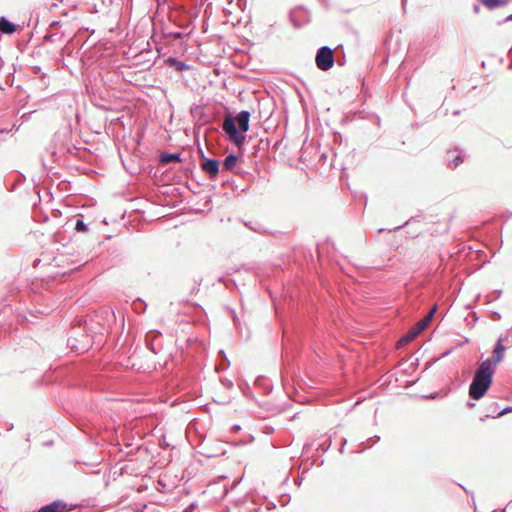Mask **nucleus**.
Returning <instances> with one entry per match:
<instances>
[{
	"label": "nucleus",
	"mask_w": 512,
	"mask_h": 512,
	"mask_svg": "<svg viewBox=\"0 0 512 512\" xmlns=\"http://www.w3.org/2000/svg\"><path fill=\"white\" fill-rule=\"evenodd\" d=\"M313 445H314V443H313V442H311V443L306 442V443L304 444V446H303L302 454H303V455H307V454L311 451V449H312Z\"/></svg>",
	"instance_id": "obj_35"
},
{
	"label": "nucleus",
	"mask_w": 512,
	"mask_h": 512,
	"mask_svg": "<svg viewBox=\"0 0 512 512\" xmlns=\"http://www.w3.org/2000/svg\"><path fill=\"white\" fill-rule=\"evenodd\" d=\"M58 8V3L56 2H52L50 7H49V10L53 13H56V9Z\"/></svg>",
	"instance_id": "obj_47"
},
{
	"label": "nucleus",
	"mask_w": 512,
	"mask_h": 512,
	"mask_svg": "<svg viewBox=\"0 0 512 512\" xmlns=\"http://www.w3.org/2000/svg\"><path fill=\"white\" fill-rule=\"evenodd\" d=\"M469 342H470L469 338H464V340H462V342L459 345L462 346L464 344H468Z\"/></svg>",
	"instance_id": "obj_60"
},
{
	"label": "nucleus",
	"mask_w": 512,
	"mask_h": 512,
	"mask_svg": "<svg viewBox=\"0 0 512 512\" xmlns=\"http://www.w3.org/2000/svg\"><path fill=\"white\" fill-rule=\"evenodd\" d=\"M276 508V505L274 502H270L269 505H268V509L269 510H272V509H275Z\"/></svg>",
	"instance_id": "obj_59"
},
{
	"label": "nucleus",
	"mask_w": 512,
	"mask_h": 512,
	"mask_svg": "<svg viewBox=\"0 0 512 512\" xmlns=\"http://www.w3.org/2000/svg\"><path fill=\"white\" fill-rule=\"evenodd\" d=\"M162 333L157 329H152L145 334V346L154 354H157L163 347Z\"/></svg>",
	"instance_id": "obj_9"
},
{
	"label": "nucleus",
	"mask_w": 512,
	"mask_h": 512,
	"mask_svg": "<svg viewBox=\"0 0 512 512\" xmlns=\"http://www.w3.org/2000/svg\"><path fill=\"white\" fill-rule=\"evenodd\" d=\"M336 436V432H333V433H327V438L325 441H323L322 443H320L318 446H317V451L321 452L322 454L326 453L331 445H332V440L333 438Z\"/></svg>",
	"instance_id": "obj_22"
},
{
	"label": "nucleus",
	"mask_w": 512,
	"mask_h": 512,
	"mask_svg": "<svg viewBox=\"0 0 512 512\" xmlns=\"http://www.w3.org/2000/svg\"><path fill=\"white\" fill-rule=\"evenodd\" d=\"M23 30V26L12 22L8 17L0 16V35H12Z\"/></svg>",
	"instance_id": "obj_12"
},
{
	"label": "nucleus",
	"mask_w": 512,
	"mask_h": 512,
	"mask_svg": "<svg viewBox=\"0 0 512 512\" xmlns=\"http://www.w3.org/2000/svg\"><path fill=\"white\" fill-rule=\"evenodd\" d=\"M507 22H512V13L510 15H508L507 17H505L503 20H500L497 22V25H502L504 23H507Z\"/></svg>",
	"instance_id": "obj_42"
},
{
	"label": "nucleus",
	"mask_w": 512,
	"mask_h": 512,
	"mask_svg": "<svg viewBox=\"0 0 512 512\" xmlns=\"http://www.w3.org/2000/svg\"><path fill=\"white\" fill-rule=\"evenodd\" d=\"M197 508V503L196 502H192L190 503L185 509L183 512H194Z\"/></svg>",
	"instance_id": "obj_38"
},
{
	"label": "nucleus",
	"mask_w": 512,
	"mask_h": 512,
	"mask_svg": "<svg viewBox=\"0 0 512 512\" xmlns=\"http://www.w3.org/2000/svg\"><path fill=\"white\" fill-rule=\"evenodd\" d=\"M346 444H347V439L345 437H342L340 445L346 446Z\"/></svg>",
	"instance_id": "obj_61"
},
{
	"label": "nucleus",
	"mask_w": 512,
	"mask_h": 512,
	"mask_svg": "<svg viewBox=\"0 0 512 512\" xmlns=\"http://www.w3.org/2000/svg\"><path fill=\"white\" fill-rule=\"evenodd\" d=\"M234 184H235V181L233 179H227V180L223 181V183H222L223 186H226V185L234 186Z\"/></svg>",
	"instance_id": "obj_49"
},
{
	"label": "nucleus",
	"mask_w": 512,
	"mask_h": 512,
	"mask_svg": "<svg viewBox=\"0 0 512 512\" xmlns=\"http://www.w3.org/2000/svg\"><path fill=\"white\" fill-rule=\"evenodd\" d=\"M83 30H85V32L90 33V34H93V33L95 32V30H94V29L89 30V28H88V27L83 28Z\"/></svg>",
	"instance_id": "obj_62"
},
{
	"label": "nucleus",
	"mask_w": 512,
	"mask_h": 512,
	"mask_svg": "<svg viewBox=\"0 0 512 512\" xmlns=\"http://www.w3.org/2000/svg\"><path fill=\"white\" fill-rule=\"evenodd\" d=\"M169 21L181 30L188 31L185 26L192 22L195 26V20L199 16V6L197 0H192L191 3H173L168 6Z\"/></svg>",
	"instance_id": "obj_3"
},
{
	"label": "nucleus",
	"mask_w": 512,
	"mask_h": 512,
	"mask_svg": "<svg viewBox=\"0 0 512 512\" xmlns=\"http://www.w3.org/2000/svg\"><path fill=\"white\" fill-rule=\"evenodd\" d=\"M419 216H412L410 217L404 224L402 225H399L397 227H394L393 229H385V228H380L377 230V233L380 234V233H383V232H387L388 235H392L393 232H397L401 229H403L404 227L414 223V222H419Z\"/></svg>",
	"instance_id": "obj_19"
},
{
	"label": "nucleus",
	"mask_w": 512,
	"mask_h": 512,
	"mask_svg": "<svg viewBox=\"0 0 512 512\" xmlns=\"http://www.w3.org/2000/svg\"><path fill=\"white\" fill-rule=\"evenodd\" d=\"M227 279H228V278H227L226 276H220V277H218L217 281H218L219 283H222V284H224V285H225V283L227 282Z\"/></svg>",
	"instance_id": "obj_51"
},
{
	"label": "nucleus",
	"mask_w": 512,
	"mask_h": 512,
	"mask_svg": "<svg viewBox=\"0 0 512 512\" xmlns=\"http://www.w3.org/2000/svg\"><path fill=\"white\" fill-rule=\"evenodd\" d=\"M251 113L248 110H241L237 114V121L239 128L236 126L235 119L232 116H227L222 124L223 136L237 146H242L246 142L247 135L250 128Z\"/></svg>",
	"instance_id": "obj_2"
},
{
	"label": "nucleus",
	"mask_w": 512,
	"mask_h": 512,
	"mask_svg": "<svg viewBox=\"0 0 512 512\" xmlns=\"http://www.w3.org/2000/svg\"><path fill=\"white\" fill-rule=\"evenodd\" d=\"M241 156L237 155L235 152H231L226 155L224 159V166L227 170L234 169L239 161L241 160Z\"/></svg>",
	"instance_id": "obj_20"
},
{
	"label": "nucleus",
	"mask_w": 512,
	"mask_h": 512,
	"mask_svg": "<svg viewBox=\"0 0 512 512\" xmlns=\"http://www.w3.org/2000/svg\"><path fill=\"white\" fill-rule=\"evenodd\" d=\"M291 500V497L289 494H282L280 497V503L282 506L287 505Z\"/></svg>",
	"instance_id": "obj_36"
},
{
	"label": "nucleus",
	"mask_w": 512,
	"mask_h": 512,
	"mask_svg": "<svg viewBox=\"0 0 512 512\" xmlns=\"http://www.w3.org/2000/svg\"><path fill=\"white\" fill-rule=\"evenodd\" d=\"M13 82H14V73H9L6 77V83L10 86L13 85Z\"/></svg>",
	"instance_id": "obj_41"
},
{
	"label": "nucleus",
	"mask_w": 512,
	"mask_h": 512,
	"mask_svg": "<svg viewBox=\"0 0 512 512\" xmlns=\"http://www.w3.org/2000/svg\"><path fill=\"white\" fill-rule=\"evenodd\" d=\"M182 166H181V169L184 173V175L186 177H191L194 173V169H195V161L194 160H190L189 162H186V160L184 159V162L183 163H180Z\"/></svg>",
	"instance_id": "obj_23"
},
{
	"label": "nucleus",
	"mask_w": 512,
	"mask_h": 512,
	"mask_svg": "<svg viewBox=\"0 0 512 512\" xmlns=\"http://www.w3.org/2000/svg\"><path fill=\"white\" fill-rule=\"evenodd\" d=\"M498 363L493 360L491 357L487 358L480 362L478 374L487 377L489 379H494V374L497 370Z\"/></svg>",
	"instance_id": "obj_13"
},
{
	"label": "nucleus",
	"mask_w": 512,
	"mask_h": 512,
	"mask_svg": "<svg viewBox=\"0 0 512 512\" xmlns=\"http://www.w3.org/2000/svg\"><path fill=\"white\" fill-rule=\"evenodd\" d=\"M302 481H303V477L301 475H298L297 478L295 479V485L297 487H300V485L302 484Z\"/></svg>",
	"instance_id": "obj_48"
},
{
	"label": "nucleus",
	"mask_w": 512,
	"mask_h": 512,
	"mask_svg": "<svg viewBox=\"0 0 512 512\" xmlns=\"http://www.w3.org/2000/svg\"><path fill=\"white\" fill-rule=\"evenodd\" d=\"M229 312H230L231 318L233 320L234 326L238 327L240 325V319H239L236 311L232 308H229Z\"/></svg>",
	"instance_id": "obj_32"
},
{
	"label": "nucleus",
	"mask_w": 512,
	"mask_h": 512,
	"mask_svg": "<svg viewBox=\"0 0 512 512\" xmlns=\"http://www.w3.org/2000/svg\"><path fill=\"white\" fill-rule=\"evenodd\" d=\"M75 506L76 505H71V507H69L68 503L63 499H55L45 504L48 512H71L72 508Z\"/></svg>",
	"instance_id": "obj_16"
},
{
	"label": "nucleus",
	"mask_w": 512,
	"mask_h": 512,
	"mask_svg": "<svg viewBox=\"0 0 512 512\" xmlns=\"http://www.w3.org/2000/svg\"><path fill=\"white\" fill-rule=\"evenodd\" d=\"M512 412V405H507L505 406L504 408H502L501 410H499L497 413H496V416L494 415H491V414H486L484 415L481 420L482 421H485V419L489 418V417H501V416H505L509 413Z\"/></svg>",
	"instance_id": "obj_27"
},
{
	"label": "nucleus",
	"mask_w": 512,
	"mask_h": 512,
	"mask_svg": "<svg viewBox=\"0 0 512 512\" xmlns=\"http://www.w3.org/2000/svg\"><path fill=\"white\" fill-rule=\"evenodd\" d=\"M83 216H81V218H77L76 221H75V224H74V229L77 231V232H81V233H86L88 232L89 230V227H88V224H86L84 221H83Z\"/></svg>",
	"instance_id": "obj_28"
},
{
	"label": "nucleus",
	"mask_w": 512,
	"mask_h": 512,
	"mask_svg": "<svg viewBox=\"0 0 512 512\" xmlns=\"http://www.w3.org/2000/svg\"><path fill=\"white\" fill-rule=\"evenodd\" d=\"M65 33L61 30V21L60 20H53L49 28L47 30V33L44 36L45 42L50 43H56L63 39Z\"/></svg>",
	"instance_id": "obj_10"
},
{
	"label": "nucleus",
	"mask_w": 512,
	"mask_h": 512,
	"mask_svg": "<svg viewBox=\"0 0 512 512\" xmlns=\"http://www.w3.org/2000/svg\"><path fill=\"white\" fill-rule=\"evenodd\" d=\"M504 340H507V337H503L502 335L499 336L493 346V354L491 358L498 364H500L505 357L506 347L503 344Z\"/></svg>",
	"instance_id": "obj_14"
},
{
	"label": "nucleus",
	"mask_w": 512,
	"mask_h": 512,
	"mask_svg": "<svg viewBox=\"0 0 512 512\" xmlns=\"http://www.w3.org/2000/svg\"><path fill=\"white\" fill-rule=\"evenodd\" d=\"M491 318L494 321H499L501 319V314L499 312H497V311H492L491 312Z\"/></svg>",
	"instance_id": "obj_43"
},
{
	"label": "nucleus",
	"mask_w": 512,
	"mask_h": 512,
	"mask_svg": "<svg viewBox=\"0 0 512 512\" xmlns=\"http://www.w3.org/2000/svg\"><path fill=\"white\" fill-rule=\"evenodd\" d=\"M273 386L270 383H264L263 390L265 394H269L272 392Z\"/></svg>",
	"instance_id": "obj_40"
},
{
	"label": "nucleus",
	"mask_w": 512,
	"mask_h": 512,
	"mask_svg": "<svg viewBox=\"0 0 512 512\" xmlns=\"http://www.w3.org/2000/svg\"><path fill=\"white\" fill-rule=\"evenodd\" d=\"M225 287L230 291L238 289L236 281L234 279H230V278L227 279V282L225 283Z\"/></svg>",
	"instance_id": "obj_33"
},
{
	"label": "nucleus",
	"mask_w": 512,
	"mask_h": 512,
	"mask_svg": "<svg viewBox=\"0 0 512 512\" xmlns=\"http://www.w3.org/2000/svg\"><path fill=\"white\" fill-rule=\"evenodd\" d=\"M250 512H261V508L260 507L255 508L253 510H250Z\"/></svg>",
	"instance_id": "obj_64"
},
{
	"label": "nucleus",
	"mask_w": 512,
	"mask_h": 512,
	"mask_svg": "<svg viewBox=\"0 0 512 512\" xmlns=\"http://www.w3.org/2000/svg\"><path fill=\"white\" fill-rule=\"evenodd\" d=\"M155 2L157 4L158 10H163L166 6L167 7L169 6V5H167L168 0H155Z\"/></svg>",
	"instance_id": "obj_37"
},
{
	"label": "nucleus",
	"mask_w": 512,
	"mask_h": 512,
	"mask_svg": "<svg viewBox=\"0 0 512 512\" xmlns=\"http://www.w3.org/2000/svg\"><path fill=\"white\" fill-rule=\"evenodd\" d=\"M285 338H287L288 341H291L293 345H296L293 341L292 338H290L289 336H287L286 333H284L283 335V341H285ZM282 357H288V350H287V346L284 342H282Z\"/></svg>",
	"instance_id": "obj_31"
},
{
	"label": "nucleus",
	"mask_w": 512,
	"mask_h": 512,
	"mask_svg": "<svg viewBox=\"0 0 512 512\" xmlns=\"http://www.w3.org/2000/svg\"><path fill=\"white\" fill-rule=\"evenodd\" d=\"M466 406L469 408V409H472L476 406L475 402H472V401H468L466 403Z\"/></svg>",
	"instance_id": "obj_55"
},
{
	"label": "nucleus",
	"mask_w": 512,
	"mask_h": 512,
	"mask_svg": "<svg viewBox=\"0 0 512 512\" xmlns=\"http://www.w3.org/2000/svg\"><path fill=\"white\" fill-rule=\"evenodd\" d=\"M32 71H33V74L35 75H40V82H41V85L43 87H47L49 82H48V77H47V74L46 73H42L41 71V67L40 66H34L32 68Z\"/></svg>",
	"instance_id": "obj_24"
},
{
	"label": "nucleus",
	"mask_w": 512,
	"mask_h": 512,
	"mask_svg": "<svg viewBox=\"0 0 512 512\" xmlns=\"http://www.w3.org/2000/svg\"><path fill=\"white\" fill-rule=\"evenodd\" d=\"M201 153V169L208 176L210 180H217L220 174V163L215 158H210L204 155V152L200 149Z\"/></svg>",
	"instance_id": "obj_8"
},
{
	"label": "nucleus",
	"mask_w": 512,
	"mask_h": 512,
	"mask_svg": "<svg viewBox=\"0 0 512 512\" xmlns=\"http://www.w3.org/2000/svg\"><path fill=\"white\" fill-rule=\"evenodd\" d=\"M246 226L253 231L260 232L257 228L254 227V225L246 224Z\"/></svg>",
	"instance_id": "obj_57"
},
{
	"label": "nucleus",
	"mask_w": 512,
	"mask_h": 512,
	"mask_svg": "<svg viewBox=\"0 0 512 512\" xmlns=\"http://www.w3.org/2000/svg\"><path fill=\"white\" fill-rule=\"evenodd\" d=\"M238 387L245 397H247V398L252 397V389H251L250 385L248 384V382L241 380L238 382Z\"/></svg>",
	"instance_id": "obj_26"
},
{
	"label": "nucleus",
	"mask_w": 512,
	"mask_h": 512,
	"mask_svg": "<svg viewBox=\"0 0 512 512\" xmlns=\"http://www.w3.org/2000/svg\"><path fill=\"white\" fill-rule=\"evenodd\" d=\"M33 512H48V511H47V508L45 507V504H44V505H42L41 507H39L38 509H36Z\"/></svg>",
	"instance_id": "obj_52"
},
{
	"label": "nucleus",
	"mask_w": 512,
	"mask_h": 512,
	"mask_svg": "<svg viewBox=\"0 0 512 512\" xmlns=\"http://www.w3.org/2000/svg\"><path fill=\"white\" fill-rule=\"evenodd\" d=\"M165 63L168 67L173 68L178 72L187 71L191 68V65L175 56H169L166 58Z\"/></svg>",
	"instance_id": "obj_17"
},
{
	"label": "nucleus",
	"mask_w": 512,
	"mask_h": 512,
	"mask_svg": "<svg viewBox=\"0 0 512 512\" xmlns=\"http://www.w3.org/2000/svg\"><path fill=\"white\" fill-rule=\"evenodd\" d=\"M450 390L445 391L443 394L440 391L432 392L430 394L422 395L423 399H438L443 396H447Z\"/></svg>",
	"instance_id": "obj_29"
},
{
	"label": "nucleus",
	"mask_w": 512,
	"mask_h": 512,
	"mask_svg": "<svg viewBox=\"0 0 512 512\" xmlns=\"http://www.w3.org/2000/svg\"><path fill=\"white\" fill-rule=\"evenodd\" d=\"M222 384L227 389H232L233 386H234L233 382L231 380L227 379V378L222 379Z\"/></svg>",
	"instance_id": "obj_39"
},
{
	"label": "nucleus",
	"mask_w": 512,
	"mask_h": 512,
	"mask_svg": "<svg viewBox=\"0 0 512 512\" xmlns=\"http://www.w3.org/2000/svg\"><path fill=\"white\" fill-rule=\"evenodd\" d=\"M503 293L502 289H496L492 293L486 295L487 302H493L501 297Z\"/></svg>",
	"instance_id": "obj_30"
},
{
	"label": "nucleus",
	"mask_w": 512,
	"mask_h": 512,
	"mask_svg": "<svg viewBox=\"0 0 512 512\" xmlns=\"http://www.w3.org/2000/svg\"><path fill=\"white\" fill-rule=\"evenodd\" d=\"M379 441H380V436H378V435H374L373 437L368 438L364 443L361 444L364 447L359 450V453L364 452V450H366L368 448H372Z\"/></svg>",
	"instance_id": "obj_25"
},
{
	"label": "nucleus",
	"mask_w": 512,
	"mask_h": 512,
	"mask_svg": "<svg viewBox=\"0 0 512 512\" xmlns=\"http://www.w3.org/2000/svg\"><path fill=\"white\" fill-rule=\"evenodd\" d=\"M337 63L338 66H344L345 63H346V58H345V55L342 57V58H338L336 59L335 61Z\"/></svg>",
	"instance_id": "obj_46"
},
{
	"label": "nucleus",
	"mask_w": 512,
	"mask_h": 512,
	"mask_svg": "<svg viewBox=\"0 0 512 512\" xmlns=\"http://www.w3.org/2000/svg\"><path fill=\"white\" fill-rule=\"evenodd\" d=\"M288 18L295 29H301L310 23L311 14L306 7L299 5L289 11Z\"/></svg>",
	"instance_id": "obj_6"
},
{
	"label": "nucleus",
	"mask_w": 512,
	"mask_h": 512,
	"mask_svg": "<svg viewBox=\"0 0 512 512\" xmlns=\"http://www.w3.org/2000/svg\"><path fill=\"white\" fill-rule=\"evenodd\" d=\"M465 154L459 150H448L446 153L445 161L449 169H455L464 162Z\"/></svg>",
	"instance_id": "obj_11"
},
{
	"label": "nucleus",
	"mask_w": 512,
	"mask_h": 512,
	"mask_svg": "<svg viewBox=\"0 0 512 512\" xmlns=\"http://www.w3.org/2000/svg\"><path fill=\"white\" fill-rule=\"evenodd\" d=\"M480 3L488 10H495L501 7H505L509 4L510 0H479Z\"/></svg>",
	"instance_id": "obj_18"
},
{
	"label": "nucleus",
	"mask_w": 512,
	"mask_h": 512,
	"mask_svg": "<svg viewBox=\"0 0 512 512\" xmlns=\"http://www.w3.org/2000/svg\"><path fill=\"white\" fill-rule=\"evenodd\" d=\"M131 348H132V344L128 346V345H126V343L124 342V343H122V344L119 346V348H118L117 352H121L122 354H128V353L130 352Z\"/></svg>",
	"instance_id": "obj_34"
},
{
	"label": "nucleus",
	"mask_w": 512,
	"mask_h": 512,
	"mask_svg": "<svg viewBox=\"0 0 512 512\" xmlns=\"http://www.w3.org/2000/svg\"><path fill=\"white\" fill-rule=\"evenodd\" d=\"M229 366H230V361L227 358L224 350L223 349L219 350V352H218V363H217V370H218V372L219 371H224V370L228 369Z\"/></svg>",
	"instance_id": "obj_21"
},
{
	"label": "nucleus",
	"mask_w": 512,
	"mask_h": 512,
	"mask_svg": "<svg viewBox=\"0 0 512 512\" xmlns=\"http://www.w3.org/2000/svg\"><path fill=\"white\" fill-rule=\"evenodd\" d=\"M53 444H54L53 440H49V441L44 442V446H47V447H50Z\"/></svg>",
	"instance_id": "obj_58"
},
{
	"label": "nucleus",
	"mask_w": 512,
	"mask_h": 512,
	"mask_svg": "<svg viewBox=\"0 0 512 512\" xmlns=\"http://www.w3.org/2000/svg\"><path fill=\"white\" fill-rule=\"evenodd\" d=\"M171 162L183 163L184 158H182V153L166 151L159 155V158H158L159 166H165Z\"/></svg>",
	"instance_id": "obj_15"
},
{
	"label": "nucleus",
	"mask_w": 512,
	"mask_h": 512,
	"mask_svg": "<svg viewBox=\"0 0 512 512\" xmlns=\"http://www.w3.org/2000/svg\"><path fill=\"white\" fill-rule=\"evenodd\" d=\"M185 27L188 28V31L181 30V31L166 32L165 22L163 20H161V22L159 24V31L161 32V35L164 38H171L173 40H185V39H189L191 37V35L194 33L195 26H192V22L190 21V23L187 24ZM153 29H154L155 33L158 31V27L156 25L153 26Z\"/></svg>",
	"instance_id": "obj_7"
},
{
	"label": "nucleus",
	"mask_w": 512,
	"mask_h": 512,
	"mask_svg": "<svg viewBox=\"0 0 512 512\" xmlns=\"http://www.w3.org/2000/svg\"><path fill=\"white\" fill-rule=\"evenodd\" d=\"M231 432L236 434L241 430V426L239 424H234L231 426Z\"/></svg>",
	"instance_id": "obj_45"
},
{
	"label": "nucleus",
	"mask_w": 512,
	"mask_h": 512,
	"mask_svg": "<svg viewBox=\"0 0 512 512\" xmlns=\"http://www.w3.org/2000/svg\"><path fill=\"white\" fill-rule=\"evenodd\" d=\"M7 134V130L6 129H3L0 131V141H3L4 139L2 138L3 135H6Z\"/></svg>",
	"instance_id": "obj_56"
},
{
	"label": "nucleus",
	"mask_w": 512,
	"mask_h": 512,
	"mask_svg": "<svg viewBox=\"0 0 512 512\" xmlns=\"http://www.w3.org/2000/svg\"><path fill=\"white\" fill-rule=\"evenodd\" d=\"M335 61L336 58L332 48L324 45L317 49L315 55V64L319 70L324 72L329 71L333 68Z\"/></svg>",
	"instance_id": "obj_5"
},
{
	"label": "nucleus",
	"mask_w": 512,
	"mask_h": 512,
	"mask_svg": "<svg viewBox=\"0 0 512 512\" xmlns=\"http://www.w3.org/2000/svg\"><path fill=\"white\" fill-rule=\"evenodd\" d=\"M125 326L124 316L121 317L117 328V316L111 307L102 306L78 319L68 331L67 346L76 354H84L93 346L102 349L110 336L115 332L118 335L114 348L118 346L120 336Z\"/></svg>",
	"instance_id": "obj_1"
},
{
	"label": "nucleus",
	"mask_w": 512,
	"mask_h": 512,
	"mask_svg": "<svg viewBox=\"0 0 512 512\" xmlns=\"http://www.w3.org/2000/svg\"><path fill=\"white\" fill-rule=\"evenodd\" d=\"M477 254H479V258L485 255V252L483 250H476Z\"/></svg>",
	"instance_id": "obj_63"
},
{
	"label": "nucleus",
	"mask_w": 512,
	"mask_h": 512,
	"mask_svg": "<svg viewBox=\"0 0 512 512\" xmlns=\"http://www.w3.org/2000/svg\"><path fill=\"white\" fill-rule=\"evenodd\" d=\"M267 379L264 377V376H259L257 379H256V383L257 384H260L261 382H266Z\"/></svg>",
	"instance_id": "obj_53"
},
{
	"label": "nucleus",
	"mask_w": 512,
	"mask_h": 512,
	"mask_svg": "<svg viewBox=\"0 0 512 512\" xmlns=\"http://www.w3.org/2000/svg\"><path fill=\"white\" fill-rule=\"evenodd\" d=\"M312 459H313L312 465L313 464H317L318 466H321V465L324 464V459L323 458L319 459L317 457H312Z\"/></svg>",
	"instance_id": "obj_44"
},
{
	"label": "nucleus",
	"mask_w": 512,
	"mask_h": 512,
	"mask_svg": "<svg viewBox=\"0 0 512 512\" xmlns=\"http://www.w3.org/2000/svg\"><path fill=\"white\" fill-rule=\"evenodd\" d=\"M493 380L478 373L474 375L469 386L468 395L471 400L479 401L488 393Z\"/></svg>",
	"instance_id": "obj_4"
},
{
	"label": "nucleus",
	"mask_w": 512,
	"mask_h": 512,
	"mask_svg": "<svg viewBox=\"0 0 512 512\" xmlns=\"http://www.w3.org/2000/svg\"><path fill=\"white\" fill-rule=\"evenodd\" d=\"M61 214H62V213H61V211H60L59 209H54V210L52 211V216H53V217H60V216H61Z\"/></svg>",
	"instance_id": "obj_50"
},
{
	"label": "nucleus",
	"mask_w": 512,
	"mask_h": 512,
	"mask_svg": "<svg viewBox=\"0 0 512 512\" xmlns=\"http://www.w3.org/2000/svg\"><path fill=\"white\" fill-rule=\"evenodd\" d=\"M473 11H474V13L478 14L480 12V5L479 4H474L473 5Z\"/></svg>",
	"instance_id": "obj_54"
}]
</instances>
